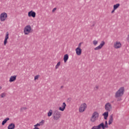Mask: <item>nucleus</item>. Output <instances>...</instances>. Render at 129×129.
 Wrapping results in <instances>:
<instances>
[{"label": "nucleus", "instance_id": "nucleus-1", "mask_svg": "<svg viewBox=\"0 0 129 129\" xmlns=\"http://www.w3.org/2000/svg\"><path fill=\"white\" fill-rule=\"evenodd\" d=\"M124 93V87H120L118 90L115 93V97L117 98L118 97H121Z\"/></svg>", "mask_w": 129, "mask_h": 129}, {"label": "nucleus", "instance_id": "nucleus-2", "mask_svg": "<svg viewBox=\"0 0 129 129\" xmlns=\"http://www.w3.org/2000/svg\"><path fill=\"white\" fill-rule=\"evenodd\" d=\"M52 115L54 120H58L61 117V113L58 110L53 111Z\"/></svg>", "mask_w": 129, "mask_h": 129}, {"label": "nucleus", "instance_id": "nucleus-3", "mask_svg": "<svg viewBox=\"0 0 129 129\" xmlns=\"http://www.w3.org/2000/svg\"><path fill=\"white\" fill-rule=\"evenodd\" d=\"M99 117V113L97 112V111H95L93 113L92 117H91L90 120L92 122H94L96 119H97Z\"/></svg>", "mask_w": 129, "mask_h": 129}, {"label": "nucleus", "instance_id": "nucleus-4", "mask_svg": "<svg viewBox=\"0 0 129 129\" xmlns=\"http://www.w3.org/2000/svg\"><path fill=\"white\" fill-rule=\"evenodd\" d=\"M32 28L30 25L26 26L24 29V33L25 35H29L31 33Z\"/></svg>", "mask_w": 129, "mask_h": 129}, {"label": "nucleus", "instance_id": "nucleus-5", "mask_svg": "<svg viewBox=\"0 0 129 129\" xmlns=\"http://www.w3.org/2000/svg\"><path fill=\"white\" fill-rule=\"evenodd\" d=\"M86 108H87V105L86 103H84L81 105L79 111V112H84V111H85V109H86Z\"/></svg>", "mask_w": 129, "mask_h": 129}, {"label": "nucleus", "instance_id": "nucleus-6", "mask_svg": "<svg viewBox=\"0 0 129 129\" xmlns=\"http://www.w3.org/2000/svg\"><path fill=\"white\" fill-rule=\"evenodd\" d=\"M105 109L106 111L109 112L111 111V109H112V106H111V104L110 103H107L105 105Z\"/></svg>", "mask_w": 129, "mask_h": 129}, {"label": "nucleus", "instance_id": "nucleus-7", "mask_svg": "<svg viewBox=\"0 0 129 129\" xmlns=\"http://www.w3.org/2000/svg\"><path fill=\"white\" fill-rule=\"evenodd\" d=\"M7 18H8V14L4 12L1 14L0 19L1 22L6 21V19H7Z\"/></svg>", "mask_w": 129, "mask_h": 129}, {"label": "nucleus", "instance_id": "nucleus-8", "mask_svg": "<svg viewBox=\"0 0 129 129\" xmlns=\"http://www.w3.org/2000/svg\"><path fill=\"white\" fill-rule=\"evenodd\" d=\"M99 125L100 128H101L102 127V129H105V128H107L108 127L107 121H105V125H104V123L102 122L100 124H99Z\"/></svg>", "mask_w": 129, "mask_h": 129}, {"label": "nucleus", "instance_id": "nucleus-9", "mask_svg": "<svg viewBox=\"0 0 129 129\" xmlns=\"http://www.w3.org/2000/svg\"><path fill=\"white\" fill-rule=\"evenodd\" d=\"M113 47L115 49H119V48H121V43L119 41H116L114 43Z\"/></svg>", "mask_w": 129, "mask_h": 129}, {"label": "nucleus", "instance_id": "nucleus-10", "mask_svg": "<svg viewBox=\"0 0 129 129\" xmlns=\"http://www.w3.org/2000/svg\"><path fill=\"white\" fill-rule=\"evenodd\" d=\"M104 45H105V42H104L103 41H101L100 45L94 48L95 51H96L97 50H100V49H101V48H102V46Z\"/></svg>", "mask_w": 129, "mask_h": 129}, {"label": "nucleus", "instance_id": "nucleus-11", "mask_svg": "<svg viewBox=\"0 0 129 129\" xmlns=\"http://www.w3.org/2000/svg\"><path fill=\"white\" fill-rule=\"evenodd\" d=\"M28 16L29 17H32V18H36V12L31 11L28 12Z\"/></svg>", "mask_w": 129, "mask_h": 129}, {"label": "nucleus", "instance_id": "nucleus-12", "mask_svg": "<svg viewBox=\"0 0 129 129\" xmlns=\"http://www.w3.org/2000/svg\"><path fill=\"white\" fill-rule=\"evenodd\" d=\"M65 108H66V103L63 102L61 105V107H59V110L64 111V110H65Z\"/></svg>", "mask_w": 129, "mask_h": 129}, {"label": "nucleus", "instance_id": "nucleus-13", "mask_svg": "<svg viewBox=\"0 0 129 129\" xmlns=\"http://www.w3.org/2000/svg\"><path fill=\"white\" fill-rule=\"evenodd\" d=\"M76 52L77 55L80 56V55H81V53H82V50L81 49V48H77L76 49Z\"/></svg>", "mask_w": 129, "mask_h": 129}, {"label": "nucleus", "instance_id": "nucleus-14", "mask_svg": "<svg viewBox=\"0 0 129 129\" xmlns=\"http://www.w3.org/2000/svg\"><path fill=\"white\" fill-rule=\"evenodd\" d=\"M113 122V114H111L109 117V119L108 121V124L110 125Z\"/></svg>", "mask_w": 129, "mask_h": 129}, {"label": "nucleus", "instance_id": "nucleus-15", "mask_svg": "<svg viewBox=\"0 0 129 129\" xmlns=\"http://www.w3.org/2000/svg\"><path fill=\"white\" fill-rule=\"evenodd\" d=\"M15 127H16V125L15 123H11L8 125V129H15Z\"/></svg>", "mask_w": 129, "mask_h": 129}, {"label": "nucleus", "instance_id": "nucleus-16", "mask_svg": "<svg viewBox=\"0 0 129 129\" xmlns=\"http://www.w3.org/2000/svg\"><path fill=\"white\" fill-rule=\"evenodd\" d=\"M17 80V76L14 75L13 76H11L10 78L9 82H14L15 80Z\"/></svg>", "mask_w": 129, "mask_h": 129}, {"label": "nucleus", "instance_id": "nucleus-17", "mask_svg": "<svg viewBox=\"0 0 129 129\" xmlns=\"http://www.w3.org/2000/svg\"><path fill=\"white\" fill-rule=\"evenodd\" d=\"M8 39H9V32L6 33L5 39L4 40V45H7V43H8Z\"/></svg>", "mask_w": 129, "mask_h": 129}, {"label": "nucleus", "instance_id": "nucleus-18", "mask_svg": "<svg viewBox=\"0 0 129 129\" xmlns=\"http://www.w3.org/2000/svg\"><path fill=\"white\" fill-rule=\"evenodd\" d=\"M69 59V56H68V54H66L63 56V61L64 63H66L67 62V60Z\"/></svg>", "mask_w": 129, "mask_h": 129}, {"label": "nucleus", "instance_id": "nucleus-19", "mask_svg": "<svg viewBox=\"0 0 129 129\" xmlns=\"http://www.w3.org/2000/svg\"><path fill=\"white\" fill-rule=\"evenodd\" d=\"M103 116H104V119H107V117H108V112H105L102 114Z\"/></svg>", "mask_w": 129, "mask_h": 129}, {"label": "nucleus", "instance_id": "nucleus-20", "mask_svg": "<svg viewBox=\"0 0 129 129\" xmlns=\"http://www.w3.org/2000/svg\"><path fill=\"white\" fill-rule=\"evenodd\" d=\"M8 120H10V118L7 117L6 118H5L2 123V125H5V124L7 123V121H8Z\"/></svg>", "mask_w": 129, "mask_h": 129}, {"label": "nucleus", "instance_id": "nucleus-21", "mask_svg": "<svg viewBox=\"0 0 129 129\" xmlns=\"http://www.w3.org/2000/svg\"><path fill=\"white\" fill-rule=\"evenodd\" d=\"M119 6H120V4H116V5H114L113 6L114 11H115V10L118 9V8L119 7Z\"/></svg>", "mask_w": 129, "mask_h": 129}, {"label": "nucleus", "instance_id": "nucleus-22", "mask_svg": "<svg viewBox=\"0 0 129 129\" xmlns=\"http://www.w3.org/2000/svg\"><path fill=\"white\" fill-rule=\"evenodd\" d=\"M52 113H53V111L51 109L49 110V112L47 113L48 116H51V115H52Z\"/></svg>", "mask_w": 129, "mask_h": 129}, {"label": "nucleus", "instance_id": "nucleus-23", "mask_svg": "<svg viewBox=\"0 0 129 129\" xmlns=\"http://www.w3.org/2000/svg\"><path fill=\"white\" fill-rule=\"evenodd\" d=\"M60 65H61V62L59 61L55 66V69H58Z\"/></svg>", "mask_w": 129, "mask_h": 129}, {"label": "nucleus", "instance_id": "nucleus-24", "mask_svg": "<svg viewBox=\"0 0 129 129\" xmlns=\"http://www.w3.org/2000/svg\"><path fill=\"white\" fill-rule=\"evenodd\" d=\"M26 109H27V107H21L20 108V111L21 112H23L24 110H26Z\"/></svg>", "mask_w": 129, "mask_h": 129}, {"label": "nucleus", "instance_id": "nucleus-25", "mask_svg": "<svg viewBox=\"0 0 129 129\" xmlns=\"http://www.w3.org/2000/svg\"><path fill=\"white\" fill-rule=\"evenodd\" d=\"M91 129H100V127L98 125V126H94Z\"/></svg>", "mask_w": 129, "mask_h": 129}, {"label": "nucleus", "instance_id": "nucleus-26", "mask_svg": "<svg viewBox=\"0 0 129 129\" xmlns=\"http://www.w3.org/2000/svg\"><path fill=\"white\" fill-rule=\"evenodd\" d=\"M93 44L95 46L96 45H97V44H98V41L97 40H94L93 41Z\"/></svg>", "mask_w": 129, "mask_h": 129}, {"label": "nucleus", "instance_id": "nucleus-27", "mask_svg": "<svg viewBox=\"0 0 129 129\" xmlns=\"http://www.w3.org/2000/svg\"><path fill=\"white\" fill-rule=\"evenodd\" d=\"M44 123H45V120H42L39 122L40 125H43V124H44Z\"/></svg>", "mask_w": 129, "mask_h": 129}, {"label": "nucleus", "instance_id": "nucleus-28", "mask_svg": "<svg viewBox=\"0 0 129 129\" xmlns=\"http://www.w3.org/2000/svg\"><path fill=\"white\" fill-rule=\"evenodd\" d=\"M99 88V86H96L94 88V89L95 91H96V90H98Z\"/></svg>", "mask_w": 129, "mask_h": 129}, {"label": "nucleus", "instance_id": "nucleus-29", "mask_svg": "<svg viewBox=\"0 0 129 129\" xmlns=\"http://www.w3.org/2000/svg\"><path fill=\"white\" fill-rule=\"evenodd\" d=\"M1 96L2 98H4V97H5L6 96V93H3L2 94H1Z\"/></svg>", "mask_w": 129, "mask_h": 129}, {"label": "nucleus", "instance_id": "nucleus-30", "mask_svg": "<svg viewBox=\"0 0 129 129\" xmlns=\"http://www.w3.org/2000/svg\"><path fill=\"white\" fill-rule=\"evenodd\" d=\"M39 77H40L39 75H37L34 77V80H37V79H38Z\"/></svg>", "mask_w": 129, "mask_h": 129}, {"label": "nucleus", "instance_id": "nucleus-31", "mask_svg": "<svg viewBox=\"0 0 129 129\" xmlns=\"http://www.w3.org/2000/svg\"><path fill=\"white\" fill-rule=\"evenodd\" d=\"M40 126V125L39 123H37L36 124L34 125V126H35V127H38V126Z\"/></svg>", "mask_w": 129, "mask_h": 129}, {"label": "nucleus", "instance_id": "nucleus-32", "mask_svg": "<svg viewBox=\"0 0 129 129\" xmlns=\"http://www.w3.org/2000/svg\"><path fill=\"white\" fill-rule=\"evenodd\" d=\"M81 44H82V42H81L79 44L78 47L77 48H80L81 47Z\"/></svg>", "mask_w": 129, "mask_h": 129}, {"label": "nucleus", "instance_id": "nucleus-33", "mask_svg": "<svg viewBox=\"0 0 129 129\" xmlns=\"http://www.w3.org/2000/svg\"><path fill=\"white\" fill-rule=\"evenodd\" d=\"M57 10V8H55L52 10V13H54V12L55 11V10Z\"/></svg>", "mask_w": 129, "mask_h": 129}, {"label": "nucleus", "instance_id": "nucleus-34", "mask_svg": "<svg viewBox=\"0 0 129 129\" xmlns=\"http://www.w3.org/2000/svg\"><path fill=\"white\" fill-rule=\"evenodd\" d=\"M127 41L129 43V34H128L127 37Z\"/></svg>", "mask_w": 129, "mask_h": 129}, {"label": "nucleus", "instance_id": "nucleus-35", "mask_svg": "<svg viewBox=\"0 0 129 129\" xmlns=\"http://www.w3.org/2000/svg\"><path fill=\"white\" fill-rule=\"evenodd\" d=\"M114 8H113V10L111 11V14H113V13H114Z\"/></svg>", "mask_w": 129, "mask_h": 129}, {"label": "nucleus", "instance_id": "nucleus-36", "mask_svg": "<svg viewBox=\"0 0 129 129\" xmlns=\"http://www.w3.org/2000/svg\"><path fill=\"white\" fill-rule=\"evenodd\" d=\"M33 129H40V128H39V127H35Z\"/></svg>", "mask_w": 129, "mask_h": 129}, {"label": "nucleus", "instance_id": "nucleus-37", "mask_svg": "<svg viewBox=\"0 0 129 129\" xmlns=\"http://www.w3.org/2000/svg\"><path fill=\"white\" fill-rule=\"evenodd\" d=\"M94 26H95V24H93V25H92V26H93V27H94Z\"/></svg>", "mask_w": 129, "mask_h": 129}, {"label": "nucleus", "instance_id": "nucleus-38", "mask_svg": "<svg viewBox=\"0 0 129 129\" xmlns=\"http://www.w3.org/2000/svg\"><path fill=\"white\" fill-rule=\"evenodd\" d=\"M60 88H61V89L63 88V86H61L60 87Z\"/></svg>", "mask_w": 129, "mask_h": 129}, {"label": "nucleus", "instance_id": "nucleus-39", "mask_svg": "<svg viewBox=\"0 0 129 129\" xmlns=\"http://www.w3.org/2000/svg\"><path fill=\"white\" fill-rule=\"evenodd\" d=\"M0 89H2V87H0Z\"/></svg>", "mask_w": 129, "mask_h": 129}]
</instances>
